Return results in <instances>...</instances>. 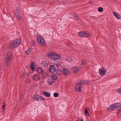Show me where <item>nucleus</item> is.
I'll return each mask as SVG.
<instances>
[{"instance_id":"a211bd4d","label":"nucleus","mask_w":121,"mask_h":121,"mask_svg":"<svg viewBox=\"0 0 121 121\" xmlns=\"http://www.w3.org/2000/svg\"><path fill=\"white\" fill-rule=\"evenodd\" d=\"M114 106L115 107V109H116L121 106V104L120 103H115L113 104Z\"/></svg>"},{"instance_id":"393cba45","label":"nucleus","mask_w":121,"mask_h":121,"mask_svg":"<svg viewBox=\"0 0 121 121\" xmlns=\"http://www.w3.org/2000/svg\"><path fill=\"white\" fill-rule=\"evenodd\" d=\"M56 73L57 74L59 75H60L62 73V71L60 69H58L56 71Z\"/></svg>"},{"instance_id":"ea45409f","label":"nucleus","mask_w":121,"mask_h":121,"mask_svg":"<svg viewBox=\"0 0 121 121\" xmlns=\"http://www.w3.org/2000/svg\"><path fill=\"white\" fill-rule=\"evenodd\" d=\"M50 85H52V84H51V83L50 84Z\"/></svg>"},{"instance_id":"7c9ffc66","label":"nucleus","mask_w":121,"mask_h":121,"mask_svg":"<svg viewBox=\"0 0 121 121\" xmlns=\"http://www.w3.org/2000/svg\"><path fill=\"white\" fill-rule=\"evenodd\" d=\"M73 15L74 16V17L75 18V20H78V18L77 17V15L75 13H73Z\"/></svg>"},{"instance_id":"4be33fe9","label":"nucleus","mask_w":121,"mask_h":121,"mask_svg":"<svg viewBox=\"0 0 121 121\" xmlns=\"http://www.w3.org/2000/svg\"><path fill=\"white\" fill-rule=\"evenodd\" d=\"M43 93L44 95L46 97H49L50 96V93L45 91L43 92Z\"/></svg>"},{"instance_id":"39448f33","label":"nucleus","mask_w":121,"mask_h":121,"mask_svg":"<svg viewBox=\"0 0 121 121\" xmlns=\"http://www.w3.org/2000/svg\"><path fill=\"white\" fill-rule=\"evenodd\" d=\"M75 88L76 91L80 92L81 91L82 87L80 84H77Z\"/></svg>"},{"instance_id":"2eb2a0df","label":"nucleus","mask_w":121,"mask_h":121,"mask_svg":"<svg viewBox=\"0 0 121 121\" xmlns=\"http://www.w3.org/2000/svg\"><path fill=\"white\" fill-rule=\"evenodd\" d=\"M84 33L85 37H88L90 36L91 35L90 32L87 31H84Z\"/></svg>"},{"instance_id":"9d476101","label":"nucleus","mask_w":121,"mask_h":121,"mask_svg":"<svg viewBox=\"0 0 121 121\" xmlns=\"http://www.w3.org/2000/svg\"><path fill=\"white\" fill-rule=\"evenodd\" d=\"M12 52L11 51H9L6 56V58L11 59L12 58Z\"/></svg>"},{"instance_id":"473e14b6","label":"nucleus","mask_w":121,"mask_h":121,"mask_svg":"<svg viewBox=\"0 0 121 121\" xmlns=\"http://www.w3.org/2000/svg\"><path fill=\"white\" fill-rule=\"evenodd\" d=\"M85 60H83L82 62L81 63V65H84L85 64Z\"/></svg>"},{"instance_id":"7ed1b4c3","label":"nucleus","mask_w":121,"mask_h":121,"mask_svg":"<svg viewBox=\"0 0 121 121\" xmlns=\"http://www.w3.org/2000/svg\"><path fill=\"white\" fill-rule=\"evenodd\" d=\"M32 99L34 101H43L45 99L38 95H34L32 97Z\"/></svg>"},{"instance_id":"4468645a","label":"nucleus","mask_w":121,"mask_h":121,"mask_svg":"<svg viewBox=\"0 0 121 121\" xmlns=\"http://www.w3.org/2000/svg\"><path fill=\"white\" fill-rule=\"evenodd\" d=\"M55 70V68L53 65H51L49 66V71L51 72H53Z\"/></svg>"},{"instance_id":"c756f323","label":"nucleus","mask_w":121,"mask_h":121,"mask_svg":"<svg viewBox=\"0 0 121 121\" xmlns=\"http://www.w3.org/2000/svg\"><path fill=\"white\" fill-rule=\"evenodd\" d=\"M53 95L54 97H56L59 96V94L58 93L55 92L54 93Z\"/></svg>"},{"instance_id":"aec40b11","label":"nucleus","mask_w":121,"mask_h":121,"mask_svg":"<svg viewBox=\"0 0 121 121\" xmlns=\"http://www.w3.org/2000/svg\"><path fill=\"white\" fill-rule=\"evenodd\" d=\"M79 36L81 37H85L84 31H81L78 33Z\"/></svg>"},{"instance_id":"f8f14e48","label":"nucleus","mask_w":121,"mask_h":121,"mask_svg":"<svg viewBox=\"0 0 121 121\" xmlns=\"http://www.w3.org/2000/svg\"><path fill=\"white\" fill-rule=\"evenodd\" d=\"M77 83H89V82L88 80H78L76 82Z\"/></svg>"},{"instance_id":"f704fd0d","label":"nucleus","mask_w":121,"mask_h":121,"mask_svg":"<svg viewBox=\"0 0 121 121\" xmlns=\"http://www.w3.org/2000/svg\"><path fill=\"white\" fill-rule=\"evenodd\" d=\"M30 82V79H28L26 80V83H28V82Z\"/></svg>"},{"instance_id":"f257e3e1","label":"nucleus","mask_w":121,"mask_h":121,"mask_svg":"<svg viewBox=\"0 0 121 121\" xmlns=\"http://www.w3.org/2000/svg\"><path fill=\"white\" fill-rule=\"evenodd\" d=\"M48 56L49 58L50 59L53 60L54 61L57 60L61 59L60 55L54 52H51L48 53Z\"/></svg>"},{"instance_id":"bb28decb","label":"nucleus","mask_w":121,"mask_h":121,"mask_svg":"<svg viewBox=\"0 0 121 121\" xmlns=\"http://www.w3.org/2000/svg\"><path fill=\"white\" fill-rule=\"evenodd\" d=\"M103 10V8L101 7H99L98 9V11L100 12H102Z\"/></svg>"},{"instance_id":"4c0bfd02","label":"nucleus","mask_w":121,"mask_h":121,"mask_svg":"<svg viewBox=\"0 0 121 121\" xmlns=\"http://www.w3.org/2000/svg\"><path fill=\"white\" fill-rule=\"evenodd\" d=\"M1 64L0 63V69H1Z\"/></svg>"},{"instance_id":"412c9836","label":"nucleus","mask_w":121,"mask_h":121,"mask_svg":"<svg viewBox=\"0 0 121 121\" xmlns=\"http://www.w3.org/2000/svg\"><path fill=\"white\" fill-rule=\"evenodd\" d=\"M65 59L67 62L69 63L73 61L72 58L71 57H67L65 58Z\"/></svg>"},{"instance_id":"2f4dec72","label":"nucleus","mask_w":121,"mask_h":121,"mask_svg":"<svg viewBox=\"0 0 121 121\" xmlns=\"http://www.w3.org/2000/svg\"><path fill=\"white\" fill-rule=\"evenodd\" d=\"M117 91L118 93L121 94V88L119 89Z\"/></svg>"},{"instance_id":"f03ea898","label":"nucleus","mask_w":121,"mask_h":121,"mask_svg":"<svg viewBox=\"0 0 121 121\" xmlns=\"http://www.w3.org/2000/svg\"><path fill=\"white\" fill-rule=\"evenodd\" d=\"M21 42V40L20 39L13 41L9 43V48L11 49L15 48L20 45Z\"/></svg>"},{"instance_id":"0eeeda50","label":"nucleus","mask_w":121,"mask_h":121,"mask_svg":"<svg viewBox=\"0 0 121 121\" xmlns=\"http://www.w3.org/2000/svg\"><path fill=\"white\" fill-rule=\"evenodd\" d=\"M63 72L64 74L65 75H68L70 73L69 70L65 68H64L63 69Z\"/></svg>"},{"instance_id":"6ab92c4d","label":"nucleus","mask_w":121,"mask_h":121,"mask_svg":"<svg viewBox=\"0 0 121 121\" xmlns=\"http://www.w3.org/2000/svg\"><path fill=\"white\" fill-rule=\"evenodd\" d=\"M11 60V59H9L6 58L5 62L6 66L8 65L9 64Z\"/></svg>"},{"instance_id":"e433bc0d","label":"nucleus","mask_w":121,"mask_h":121,"mask_svg":"<svg viewBox=\"0 0 121 121\" xmlns=\"http://www.w3.org/2000/svg\"><path fill=\"white\" fill-rule=\"evenodd\" d=\"M81 121H84V119L83 118H82L81 119Z\"/></svg>"},{"instance_id":"dca6fc26","label":"nucleus","mask_w":121,"mask_h":121,"mask_svg":"<svg viewBox=\"0 0 121 121\" xmlns=\"http://www.w3.org/2000/svg\"><path fill=\"white\" fill-rule=\"evenodd\" d=\"M37 72L38 73H43V69L41 68H38L36 69Z\"/></svg>"},{"instance_id":"9b49d317","label":"nucleus","mask_w":121,"mask_h":121,"mask_svg":"<svg viewBox=\"0 0 121 121\" xmlns=\"http://www.w3.org/2000/svg\"><path fill=\"white\" fill-rule=\"evenodd\" d=\"M33 78L35 81H38L40 79V76L38 74H36L34 76Z\"/></svg>"},{"instance_id":"a878e982","label":"nucleus","mask_w":121,"mask_h":121,"mask_svg":"<svg viewBox=\"0 0 121 121\" xmlns=\"http://www.w3.org/2000/svg\"><path fill=\"white\" fill-rule=\"evenodd\" d=\"M84 113L86 116H89V114L88 111L87 109L86 108L85 110L84 111Z\"/></svg>"},{"instance_id":"5701e85b","label":"nucleus","mask_w":121,"mask_h":121,"mask_svg":"<svg viewBox=\"0 0 121 121\" xmlns=\"http://www.w3.org/2000/svg\"><path fill=\"white\" fill-rule=\"evenodd\" d=\"M30 68L31 70L32 71H34L35 70V65L34 63L32 62L30 64Z\"/></svg>"},{"instance_id":"c9c22d12","label":"nucleus","mask_w":121,"mask_h":121,"mask_svg":"<svg viewBox=\"0 0 121 121\" xmlns=\"http://www.w3.org/2000/svg\"><path fill=\"white\" fill-rule=\"evenodd\" d=\"M56 65L58 67L60 65L59 64H56Z\"/></svg>"},{"instance_id":"6e6552de","label":"nucleus","mask_w":121,"mask_h":121,"mask_svg":"<svg viewBox=\"0 0 121 121\" xmlns=\"http://www.w3.org/2000/svg\"><path fill=\"white\" fill-rule=\"evenodd\" d=\"M79 70V68L77 66H74L72 68V70L74 73L77 72Z\"/></svg>"},{"instance_id":"c85d7f7f","label":"nucleus","mask_w":121,"mask_h":121,"mask_svg":"<svg viewBox=\"0 0 121 121\" xmlns=\"http://www.w3.org/2000/svg\"><path fill=\"white\" fill-rule=\"evenodd\" d=\"M52 78L53 80H56L57 79V78L56 75L54 74L52 76Z\"/></svg>"},{"instance_id":"cd10ccee","label":"nucleus","mask_w":121,"mask_h":121,"mask_svg":"<svg viewBox=\"0 0 121 121\" xmlns=\"http://www.w3.org/2000/svg\"><path fill=\"white\" fill-rule=\"evenodd\" d=\"M3 105H2V107L3 109V114L4 113V110L5 109V104L4 102L3 103Z\"/></svg>"},{"instance_id":"72a5a7b5","label":"nucleus","mask_w":121,"mask_h":121,"mask_svg":"<svg viewBox=\"0 0 121 121\" xmlns=\"http://www.w3.org/2000/svg\"><path fill=\"white\" fill-rule=\"evenodd\" d=\"M121 110V108H120L118 110V111L117 112V113L118 114H119Z\"/></svg>"},{"instance_id":"20e7f679","label":"nucleus","mask_w":121,"mask_h":121,"mask_svg":"<svg viewBox=\"0 0 121 121\" xmlns=\"http://www.w3.org/2000/svg\"><path fill=\"white\" fill-rule=\"evenodd\" d=\"M37 41L39 43L42 45L45 46L46 45L45 42L42 37L39 35H38L37 36Z\"/></svg>"},{"instance_id":"f3484780","label":"nucleus","mask_w":121,"mask_h":121,"mask_svg":"<svg viewBox=\"0 0 121 121\" xmlns=\"http://www.w3.org/2000/svg\"><path fill=\"white\" fill-rule=\"evenodd\" d=\"M115 109V107L113 105L111 106L110 107H108V108L107 110L108 111H113Z\"/></svg>"},{"instance_id":"58836bf2","label":"nucleus","mask_w":121,"mask_h":121,"mask_svg":"<svg viewBox=\"0 0 121 121\" xmlns=\"http://www.w3.org/2000/svg\"><path fill=\"white\" fill-rule=\"evenodd\" d=\"M76 121H79V119H78Z\"/></svg>"},{"instance_id":"a19ab883","label":"nucleus","mask_w":121,"mask_h":121,"mask_svg":"<svg viewBox=\"0 0 121 121\" xmlns=\"http://www.w3.org/2000/svg\"><path fill=\"white\" fill-rule=\"evenodd\" d=\"M85 121H87V120H85Z\"/></svg>"},{"instance_id":"423d86ee","label":"nucleus","mask_w":121,"mask_h":121,"mask_svg":"<svg viewBox=\"0 0 121 121\" xmlns=\"http://www.w3.org/2000/svg\"><path fill=\"white\" fill-rule=\"evenodd\" d=\"M106 72V70L103 68L100 69L99 70V73L102 76L104 75Z\"/></svg>"},{"instance_id":"1a4fd4ad","label":"nucleus","mask_w":121,"mask_h":121,"mask_svg":"<svg viewBox=\"0 0 121 121\" xmlns=\"http://www.w3.org/2000/svg\"><path fill=\"white\" fill-rule=\"evenodd\" d=\"M16 13L18 19L19 20H20L21 19V17L19 9H16Z\"/></svg>"},{"instance_id":"ddd939ff","label":"nucleus","mask_w":121,"mask_h":121,"mask_svg":"<svg viewBox=\"0 0 121 121\" xmlns=\"http://www.w3.org/2000/svg\"><path fill=\"white\" fill-rule=\"evenodd\" d=\"M113 13L114 15L117 19H120L121 18V16L118 13L115 12H113Z\"/></svg>"},{"instance_id":"b1692460","label":"nucleus","mask_w":121,"mask_h":121,"mask_svg":"<svg viewBox=\"0 0 121 121\" xmlns=\"http://www.w3.org/2000/svg\"><path fill=\"white\" fill-rule=\"evenodd\" d=\"M32 50V48H30L28 49L26 52V54L27 55H29Z\"/></svg>"}]
</instances>
